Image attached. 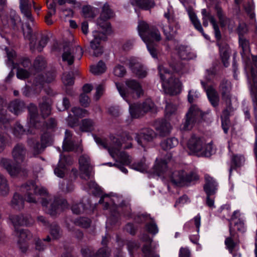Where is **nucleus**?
<instances>
[{
  "mask_svg": "<svg viewBox=\"0 0 257 257\" xmlns=\"http://www.w3.org/2000/svg\"><path fill=\"white\" fill-rule=\"evenodd\" d=\"M20 189L24 192V198L16 192L11 201L12 207L19 210L24 208L25 200L30 203H36V195H45L47 194L45 189L39 188L33 181L27 182L22 185Z\"/></svg>",
  "mask_w": 257,
  "mask_h": 257,
  "instance_id": "2",
  "label": "nucleus"
},
{
  "mask_svg": "<svg viewBox=\"0 0 257 257\" xmlns=\"http://www.w3.org/2000/svg\"><path fill=\"white\" fill-rule=\"evenodd\" d=\"M135 4L139 8L149 10L155 6V3L152 0H135Z\"/></svg>",
  "mask_w": 257,
  "mask_h": 257,
  "instance_id": "39",
  "label": "nucleus"
},
{
  "mask_svg": "<svg viewBox=\"0 0 257 257\" xmlns=\"http://www.w3.org/2000/svg\"><path fill=\"white\" fill-rule=\"evenodd\" d=\"M178 143L177 138L175 137L168 138L161 142V147L163 150L167 151L177 146Z\"/></svg>",
  "mask_w": 257,
  "mask_h": 257,
  "instance_id": "34",
  "label": "nucleus"
},
{
  "mask_svg": "<svg viewBox=\"0 0 257 257\" xmlns=\"http://www.w3.org/2000/svg\"><path fill=\"white\" fill-rule=\"evenodd\" d=\"M146 37H148L149 38V42L151 43H154L153 40L158 42L161 39L159 30L155 27H152L151 29L148 34L146 35Z\"/></svg>",
  "mask_w": 257,
  "mask_h": 257,
  "instance_id": "43",
  "label": "nucleus"
},
{
  "mask_svg": "<svg viewBox=\"0 0 257 257\" xmlns=\"http://www.w3.org/2000/svg\"><path fill=\"white\" fill-rule=\"evenodd\" d=\"M94 129V122L90 118L82 119L79 124V128L76 133L79 134L80 133H90L93 131Z\"/></svg>",
  "mask_w": 257,
  "mask_h": 257,
  "instance_id": "24",
  "label": "nucleus"
},
{
  "mask_svg": "<svg viewBox=\"0 0 257 257\" xmlns=\"http://www.w3.org/2000/svg\"><path fill=\"white\" fill-rule=\"evenodd\" d=\"M30 76L29 71L23 68H18L17 71V77L18 79L24 80L28 78Z\"/></svg>",
  "mask_w": 257,
  "mask_h": 257,
  "instance_id": "61",
  "label": "nucleus"
},
{
  "mask_svg": "<svg viewBox=\"0 0 257 257\" xmlns=\"http://www.w3.org/2000/svg\"><path fill=\"white\" fill-rule=\"evenodd\" d=\"M10 220L11 221L14 227L15 231H17V229L19 228V227L23 226L27 223V220L23 215H10Z\"/></svg>",
  "mask_w": 257,
  "mask_h": 257,
  "instance_id": "35",
  "label": "nucleus"
},
{
  "mask_svg": "<svg viewBox=\"0 0 257 257\" xmlns=\"http://www.w3.org/2000/svg\"><path fill=\"white\" fill-rule=\"evenodd\" d=\"M19 237L18 241V245L23 253L26 252L29 247L28 240L31 237L30 232L25 229H17V231H15Z\"/></svg>",
  "mask_w": 257,
  "mask_h": 257,
  "instance_id": "16",
  "label": "nucleus"
},
{
  "mask_svg": "<svg viewBox=\"0 0 257 257\" xmlns=\"http://www.w3.org/2000/svg\"><path fill=\"white\" fill-rule=\"evenodd\" d=\"M142 251L144 257H160L159 254L154 253L149 245L144 244L142 247Z\"/></svg>",
  "mask_w": 257,
  "mask_h": 257,
  "instance_id": "53",
  "label": "nucleus"
},
{
  "mask_svg": "<svg viewBox=\"0 0 257 257\" xmlns=\"http://www.w3.org/2000/svg\"><path fill=\"white\" fill-rule=\"evenodd\" d=\"M251 74L253 79L255 89L251 90V95L253 107L254 117L257 119V71L253 68L251 69Z\"/></svg>",
  "mask_w": 257,
  "mask_h": 257,
  "instance_id": "22",
  "label": "nucleus"
},
{
  "mask_svg": "<svg viewBox=\"0 0 257 257\" xmlns=\"http://www.w3.org/2000/svg\"><path fill=\"white\" fill-rule=\"evenodd\" d=\"M110 252L108 246H103L95 251L94 257H110Z\"/></svg>",
  "mask_w": 257,
  "mask_h": 257,
  "instance_id": "51",
  "label": "nucleus"
},
{
  "mask_svg": "<svg viewBox=\"0 0 257 257\" xmlns=\"http://www.w3.org/2000/svg\"><path fill=\"white\" fill-rule=\"evenodd\" d=\"M159 67V73L160 79L162 83V86L167 93L171 95H177L181 91V83L179 78L167 69H163L164 74L161 72Z\"/></svg>",
  "mask_w": 257,
  "mask_h": 257,
  "instance_id": "4",
  "label": "nucleus"
},
{
  "mask_svg": "<svg viewBox=\"0 0 257 257\" xmlns=\"http://www.w3.org/2000/svg\"><path fill=\"white\" fill-rule=\"evenodd\" d=\"M248 32L246 24L245 23H239L236 28V33L238 37H244V35Z\"/></svg>",
  "mask_w": 257,
  "mask_h": 257,
  "instance_id": "60",
  "label": "nucleus"
},
{
  "mask_svg": "<svg viewBox=\"0 0 257 257\" xmlns=\"http://www.w3.org/2000/svg\"><path fill=\"white\" fill-rule=\"evenodd\" d=\"M194 224L196 227V234L189 236L190 240L194 244H198L199 238V232L201 225V216L199 214H197L194 217Z\"/></svg>",
  "mask_w": 257,
  "mask_h": 257,
  "instance_id": "32",
  "label": "nucleus"
},
{
  "mask_svg": "<svg viewBox=\"0 0 257 257\" xmlns=\"http://www.w3.org/2000/svg\"><path fill=\"white\" fill-rule=\"evenodd\" d=\"M189 18L195 28L200 33H203V29L196 15L194 13H190Z\"/></svg>",
  "mask_w": 257,
  "mask_h": 257,
  "instance_id": "47",
  "label": "nucleus"
},
{
  "mask_svg": "<svg viewBox=\"0 0 257 257\" xmlns=\"http://www.w3.org/2000/svg\"><path fill=\"white\" fill-rule=\"evenodd\" d=\"M57 126V122L55 118H50L47 120L43 122L42 124V130L45 131L51 130L54 131Z\"/></svg>",
  "mask_w": 257,
  "mask_h": 257,
  "instance_id": "45",
  "label": "nucleus"
},
{
  "mask_svg": "<svg viewBox=\"0 0 257 257\" xmlns=\"http://www.w3.org/2000/svg\"><path fill=\"white\" fill-rule=\"evenodd\" d=\"M206 114V113L203 112L197 105H191L185 115L183 130H191L196 124H199L205 121Z\"/></svg>",
  "mask_w": 257,
  "mask_h": 257,
  "instance_id": "7",
  "label": "nucleus"
},
{
  "mask_svg": "<svg viewBox=\"0 0 257 257\" xmlns=\"http://www.w3.org/2000/svg\"><path fill=\"white\" fill-rule=\"evenodd\" d=\"M74 223L81 228H88L91 225V220L87 217H78L75 219Z\"/></svg>",
  "mask_w": 257,
  "mask_h": 257,
  "instance_id": "38",
  "label": "nucleus"
},
{
  "mask_svg": "<svg viewBox=\"0 0 257 257\" xmlns=\"http://www.w3.org/2000/svg\"><path fill=\"white\" fill-rule=\"evenodd\" d=\"M41 204L43 207L48 208L47 212L51 216H56L58 211L63 210L67 205V201L66 199L56 198L55 199L50 206L49 201L46 198H42L41 200Z\"/></svg>",
  "mask_w": 257,
  "mask_h": 257,
  "instance_id": "12",
  "label": "nucleus"
},
{
  "mask_svg": "<svg viewBox=\"0 0 257 257\" xmlns=\"http://www.w3.org/2000/svg\"><path fill=\"white\" fill-rule=\"evenodd\" d=\"M229 231L230 236L226 238L224 243L226 248L229 251V252L233 254V256H235L233 254V252L237 243L233 239V237L235 236V232L232 229L231 224L229 225Z\"/></svg>",
  "mask_w": 257,
  "mask_h": 257,
  "instance_id": "31",
  "label": "nucleus"
},
{
  "mask_svg": "<svg viewBox=\"0 0 257 257\" xmlns=\"http://www.w3.org/2000/svg\"><path fill=\"white\" fill-rule=\"evenodd\" d=\"M129 67L132 72L139 78H144L146 77L147 72L142 64L135 62L134 60H131Z\"/></svg>",
  "mask_w": 257,
  "mask_h": 257,
  "instance_id": "20",
  "label": "nucleus"
},
{
  "mask_svg": "<svg viewBox=\"0 0 257 257\" xmlns=\"http://www.w3.org/2000/svg\"><path fill=\"white\" fill-rule=\"evenodd\" d=\"M26 149L22 144H18L14 148L12 155L14 160L18 164L23 163L26 157Z\"/></svg>",
  "mask_w": 257,
  "mask_h": 257,
  "instance_id": "19",
  "label": "nucleus"
},
{
  "mask_svg": "<svg viewBox=\"0 0 257 257\" xmlns=\"http://www.w3.org/2000/svg\"><path fill=\"white\" fill-rule=\"evenodd\" d=\"M239 46L241 48L240 53L243 57L244 55L248 53H250L249 41L248 40L244 38V37H238Z\"/></svg>",
  "mask_w": 257,
  "mask_h": 257,
  "instance_id": "36",
  "label": "nucleus"
},
{
  "mask_svg": "<svg viewBox=\"0 0 257 257\" xmlns=\"http://www.w3.org/2000/svg\"><path fill=\"white\" fill-rule=\"evenodd\" d=\"M66 169L65 164L59 161L57 166L54 169V173L58 177L63 178L65 176V171Z\"/></svg>",
  "mask_w": 257,
  "mask_h": 257,
  "instance_id": "50",
  "label": "nucleus"
},
{
  "mask_svg": "<svg viewBox=\"0 0 257 257\" xmlns=\"http://www.w3.org/2000/svg\"><path fill=\"white\" fill-rule=\"evenodd\" d=\"M62 59L63 62H67L69 66L74 63V56L69 50L64 51L62 55Z\"/></svg>",
  "mask_w": 257,
  "mask_h": 257,
  "instance_id": "52",
  "label": "nucleus"
},
{
  "mask_svg": "<svg viewBox=\"0 0 257 257\" xmlns=\"http://www.w3.org/2000/svg\"><path fill=\"white\" fill-rule=\"evenodd\" d=\"M25 108L24 101L19 99H16L12 101L9 107V110L16 115L20 114Z\"/></svg>",
  "mask_w": 257,
  "mask_h": 257,
  "instance_id": "26",
  "label": "nucleus"
},
{
  "mask_svg": "<svg viewBox=\"0 0 257 257\" xmlns=\"http://www.w3.org/2000/svg\"><path fill=\"white\" fill-rule=\"evenodd\" d=\"M167 167V163L166 160H162L159 163L155 165L154 169L155 172L160 175L165 173Z\"/></svg>",
  "mask_w": 257,
  "mask_h": 257,
  "instance_id": "46",
  "label": "nucleus"
},
{
  "mask_svg": "<svg viewBox=\"0 0 257 257\" xmlns=\"http://www.w3.org/2000/svg\"><path fill=\"white\" fill-rule=\"evenodd\" d=\"M164 17L167 19L169 25L167 27L163 28L164 34L167 40H172L179 28V25L174 18L171 16L169 9L167 12L165 13Z\"/></svg>",
  "mask_w": 257,
  "mask_h": 257,
  "instance_id": "13",
  "label": "nucleus"
},
{
  "mask_svg": "<svg viewBox=\"0 0 257 257\" xmlns=\"http://www.w3.org/2000/svg\"><path fill=\"white\" fill-rule=\"evenodd\" d=\"M20 9L22 13L27 18V20L33 22L34 18L32 15L31 6L29 4V1L20 0Z\"/></svg>",
  "mask_w": 257,
  "mask_h": 257,
  "instance_id": "27",
  "label": "nucleus"
},
{
  "mask_svg": "<svg viewBox=\"0 0 257 257\" xmlns=\"http://www.w3.org/2000/svg\"><path fill=\"white\" fill-rule=\"evenodd\" d=\"M206 93L209 102L214 107L218 106L219 104V97L216 93L215 90L211 86H210L206 90Z\"/></svg>",
  "mask_w": 257,
  "mask_h": 257,
  "instance_id": "33",
  "label": "nucleus"
},
{
  "mask_svg": "<svg viewBox=\"0 0 257 257\" xmlns=\"http://www.w3.org/2000/svg\"><path fill=\"white\" fill-rule=\"evenodd\" d=\"M70 107L71 103L70 100L67 97H63L62 105L60 106H59L58 104L57 105V108L59 111L68 110Z\"/></svg>",
  "mask_w": 257,
  "mask_h": 257,
  "instance_id": "59",
  "label": "nucleus"
},
{
  "mask_svg": "<svg viewBox=\"0 0 257 257\" xmlns=\"http://www.w3.org/2000/svg\"><path fill=\"white\" fill-rule=\"evenodd\" d=\"M110 139L111 143L114 145V147L111 149H108L109 152L111 154V152L113 150H119L122 147V140L120 137H115L114 135H110Z\"/></svg>",
  "mask_w": 257,
  "mask_h": 257,
  "instance_id": "41",
  "label": "nucleus"
},
{
  "mask_svg": "<svg viewBox=\"0 0 257 257\" xmlns=\"http://www.w3.org/2000/svg\"><path fill=\"white\" fill-rule=\"evenodd\" d=\"M55 77L56 74L52 71L38 74L34 79V86H30L26 85L22 88L23 95L27 97H30L33 94H39L43 88L44 84L53 82Z\"/></svg>",
  "mask_w": 257,
  "mask_h": 257,
  "instance_id": "3",
  "label": "nucleus"
},
{
  "mask_svg": "<svg viewBox=\"0 0 257 257\" xmlns=\"http://www.w3.org/2000/svg\"><path fill=\"white\" fill-rule=\"evenodd\" d=\"M74 79L73 74L71 72L64 74L62 78L63 83L67 86H72L74 83Z\"/></svg>",
  "mask_w": 257,
  "mask_h": 257,
  "instance_id": "54",
  "label": "nucleus"
},
{
  "mask_svg": "<svg viewBox=\"0 0 257 257\" xmlns=\"http://www.w3.org/2000/svg\"><path fill=\"white\" fill-rule=\"evenodd\" d=\"M154 125L161 136H166L171 132L172 128L171 124L165 118L157 119Z\"/></svg>",
  "mask_w": 257,
  "mask_h": 257,
  "instance_id": "17",
  "label": "nucleus"
},
{
  "mask_svg": "<svg viewBox=\"0 0 257 257\" xmlns=\"http://www.w3.org/2000/svg\"><path fill=\"white\" fill-rule=\"evenodd\" d=\"M112 12L108 4H105L99 18L97 20V25L99 30L92 32L93 39L90 42V47L93 50L95 57L101 55L103 52V47L100 45L101 41L107 39V35L111 33V27L108 20L112 16Z\"/></svg>",
  "mask_w": 257,
  "mask_h": 257,
  "instance_id": "1",
  "label": "nucleus"
},
{
  "mask_svg": "<svg viewBox=\"0 0 257 257\" xmlns=\"http://www.w3.org/2000/svg\"><path fill=\"white\" fill-rule=\"evenodd\" d=\"M88 186L90 189H93L92 194L95 197H100L102 195V190L101 188L93 181H90L88 182Z\"/></svg>",
  "mask_w": 257,
  "mask_h": 257,
  "instance_id": "44",
  "label": "nucleus"
},
{
  "mask_svg": "<svg viewBox=\"0 0 257 257\" xmlns=\"http://www.w3.org/2000/svg\"><path fill=\"white\" fill-rule=\"evenodd\" d=\"M116 87L121 96L126 100L127 98H139L144 94V91L141 84L134 79L125 81L126 87L119 83H115Z\"/></svg>",
  "mask_w": 257,
  "mask_h": 257,
  "instance_id": "6",
  "label": "nucleus"
},
{
  "mask_svg": "<svg viewBox=\"0 0 257 257\" xmlns=\"http://www.w3.org/2000/svg\"><path fill=\"white\" fill-rule=\"evenodd\" d=\"M199 179L198 175L193 171L186 173L182 170L178 171L177 174L175 173L171 178L172 182L176 185H186L193 182L197 181Z\"/></svg>",
  "mask_w": 257,
  "mask_h": 257,
  "instance_id": "10",
  "label": "nucleus"
},
{
  "mask_svg": "<svg viewBox=\"0 0 257 257\" xmlns=\"http://www.w3.org/2000/svg\"><path fill=\"white\" fill-rule=\"evenodd\" d=\"M126 71L125 68L121 65H116L113 70L114 74L119 77H123L126 74Z\"/></svg>",
  "mask_w": 257,
  "mask_h": 257,
  "instance_id": "62",
  "label": "nucleus"
},
{
  "mask_svg": "<svg viewBox=\"0 0 257 257\" xmlns=\"http://www.w3.org/2000/svg\"><path fill=\"white\" fill-rule=\"evenodd\" d=\"M141 246L140 243L138 241L129 240L126 243V247L130 254L134 255V251L137 250Z\"/></svg>",
  "mask_w": 257,
  "mask_h": 257,
  "instance_id": "49",
  "label": "nucleus"
},
{
  "mask_svg": "<svg viewBox=\"0 0 257 257\" xmlns=\"http://www.w3.org/2000/svg\"><path fill=\"white\" fill-rule=\"evenodd\" d=\"M52 100L50 98L44 96L42 97V102L39 103V108L42 116L45 118L51 113Z\"/></svg>",
  "mask_w": 257,
  "mask_h": 257,
  "instance_id": "21",
  "label": "nucleus"
},
{
  "mask_svg": "<svg viewBox=\"0 0 257 257\" xmlns=\"http://www.w3.org/2000/svg\"><path fill=\"white\" fill-rule=\"evenodd\" d=\"M230 82L228 80L224 79L221 81L219 85V89L221 94L222 98L226 102H230L231 98L230 95Z\"/></svg>",
  "mask_w": 257,
  "mask_h": 257,
  "instance_id": "23",
  "label": "nucleus"
},
{
  "mask_svg": "<svg viewBox=\"0 0 257 257\" xmlns=\"http://www.w3.org/2000/svg\"><path fill=\"white\" fill-rule=\"evenodd\" d=\"M149 41H150L145 42L147 45L148 50L153 58L157 59L158 54L157 50L154 47V43H151Z\"/></svg>",
  "mask_w": 257,
  "mask_h": 257,
  "instance_id": "63",
  "label": "nucleus"
},
{
  "mask_svg": "<svg viewBox=\"0 0 257 257\" xmlns=\"http://www.w3.org/2000/svg\"><path fill=\"white\" fill-rule=\"evenodd\" d=\"M220 56L221 62L225 67H227L229 66L228 60L229 58V53L227 49H225L224 47H219Z\"/></svg>",
  "mask_w": 257,
  "mask_h": 257,
  "instance_id": "42",
  "label": "nucleus"
},
{
  "mask_svg": "<svg viewBox=\"0 0 257 257\" xmlns=\"http://www.w3.org/2000/svg\"><path fill=\"white\" fill-rule=\"evenodd\" d=\"M71 210L74 214H79L86 210L85 205L82 202L73 204L71 207Z\"/></svg>",
  "mask_w": 257,
  "mask_h": 257,
  "instance_id": "57",
  "label": "nucleus"
},
{
  "mask_svg": "<svg viewBox=\"0 0 257 257\" xmlns=\"http://www.w3.org/2000/svg\"><path fill=\"white\" fill-rule=\"evenodd\" d=\"M218 187V184L213 177L206 175L205 176V183L203 186V191L206 195V204L211 208H215L214 205V198L212 196L216 194Z\"/></svg>",
  "mask_w": 257,
  "mask_h": 257,
  "instance_id": "9",
  "label": "nucleus"
},
{
  "mask_svg": "<svg viewBox=\"0 0 257 257\" xmlns=\"http://www.w3.org/2000/svg\"><path fill=\"white\" fill-rule=\"evenodd\" d=\"M13 133L15 137L18 138L21 137V136L23 134H27L26 129L19 122L16 123Z\"/></svg>",
  "mask_w": 257,
  "mask_h": 257,
  "instance_id": "55",
  "label": "nucleus"
},
{
  "mask_svg": "<svg viewBox=\"0 0 257 257\" xmlns=\"http://www.w3.org/2000/svg\"><path fill=\"white\" fill-rule=\"evenodd\" d=\"M242 157L238 155H233L231 160V166L229 169V176L231 175L233 169L240 167Z\"/></svg>",
  "mask_w": 257,
  "mask_h": 257,
  "instance_id": "40",
  "label": "nucleus"
},
{
  "mask_svg": "<svg viewBox=\"0 0 257 257\" xmlns=\"http://www.w3.org/2000/svg\"><path fill=\"white\" fill-rule=\"evenodd\" d=\"M79 170L82 175H85L87 179L90 178L91 172L89 170L90 165V158L85 155H81L78 160Z\"/></svg>",
  "mask_w": 257,
  "mask_h": 257,
  "instance_id": "18",
  "label": "nucleus"
},
{
  "mask_svg": "<svg viewBox=\"0 0 257 257\" xmlns=\"http://www.w3.org/2000/svg\"><path fill=\"white\" fill-rule=\"evenodd\" d=\"M106 69L105 63L102 60H100L96 65H92L90 67V71L94 75H100L103 73Z\"/></svg>",
  "mask_w": 257,
  "mask_h": 257,
  "instance_id": "37",
  "label": "nucleus"
},
{
  "mask_svg": "<svg viewBox=\"0 0 257 257\" xmlns=\"http://www.w3.org/2000/svg\"><path fill=\"white\" fill-rule=\"evenodd\" d=\"M53 143L52 134L49 131H45L41 135L40 142L34 138L28 140V144L33 150L34 155L41 154L48 146Z\"/></svg>",
  "mask_w": 257,
  "mask_h": 257,
  "instance_id": "8",
  "label": "nucleus"
},
{
  "mask_svg": "<svg viewBox=\"0 0 257 257\" xmlns=\"http://www.w3.org/2000/svg\"><path fill=\"white\" fill-rule=\"evenodd\" d=\"M156 137L157 134L153 130L144 128L136 134L135 140L139 145L145 148L147 144L153 141Z\"/></svg>",
  "mask_w": 257,
  "mask_h": 257,
  "instance_id": "14",
  "label": "nucleus"
},
{
  "mask_svg": "<svg viewBox=\"0 0 257 257\" xmlns=\"http://www.w3.org/2000/svg\"><path fill=\"white\" fill-rule=\"evenodd\" d=\"M154 104L149 100H146L143 103H135L130 105L129 111L131 117L138 118L151 111Z\"/></svg>",
  "mask_w": 257,
  "mask_h": 257,
  "instance_id": "11",
  "label": "nucleus"
},
{
  "mask_svg": "<svg viewBox=\"0 0 257 257\" xmlns=\"http://www.w3.org/2000/svg\"><path fill=\"white\" fill-rule=\"evenodd\" d=\"M177 110L175 105L171 102H166L165 112L166 115L170 116L174 114Z\"/></svg>",
  "mask_w": 257,
  "mask_h": 257,
  "instance_id": "64",
  "label": "nucleus"
},
{
  "mask_svg": "<svg viewBox=\"0 0 257 257\" xmlns=\"http://www.w3.org/2000/svg\"><path fill=\"white\" fill-rule=\"evenodd\" d=\"M152 28H150L149 25L144 21L140 22L138 26V32L140 36L144 42L149 41V38L146 37L149 32Z\"/></svg>",
  "mask_w": 257,
  "mask_h": 257,
  "instance_id": "30",
  "label": "nucleus"
},
{
  "mask_svg": "<svg viewBox=\"0 0 257 257\" xmlns=\"http://www.w3.org/2000/svg\"><path fill=\"white\" fill-rule=\"evenodd\" d=\"M148 217L151 219V221L146 223L144 225V229L148 233L155 235L159 232V228L157 223L155 220L151 217L150 214L147 213L138 214L136 218L138 223L142 224L144 222V220Z\"/></svg>",
  "mask_w": 257,
  "mask_h": 257,
  "instance_id": "15",
  "label": "nucleus"
},
{
  "mask_svg": "<svg viewBox=\"0 0 257 257\" xmlns=\"http://www.w3.org/2000/svg\"><path fill=\"white\" fill-rule=\"evenodd\" d=\"M80 252L83 257H94L95 255V250L92 246L82 247Z\"/></svg>",
  "mask_w": 257,
  "mask_h": 257,
  "instance_id": "56",
  "label": "nucleus"
},
{
  "mask_svg": "<svg viewBox=\"0 0 257 257\" xmlns=\"http://www.w3.org/2000/svg\"><path fill=\"white\" fill-rule=\"evenodd\" d=\"M2 163L11 176H16L19 174L20 168L17 165L11 163L9 160L6 159H2Z\"/></svg>",
  "mask_w": 257,
  "mask_h": 257,
  "instance_id": "25",
  "label": "nucleus"
},
{
  "mask_svg": "<svg viewBox=\"0 0 257 257\" xmlns=\"http://www.w3.org/2000/svg\"><path fill=\"white\" fill-rule=\"evenodd\" d=\"M46 65L45 61L41 57H37L33 63L34 69L38 72L42 71L45 68Z\"/></svg>",
  "mask_w": 257,
  "mask_h": 257,
  "instance_id": "48",
  "label": "nucleus"
},
{
  "mask_svg": "<svg viewBox=\"0 0 257 257\" xmlns=\"http://www.w3.org/2000/svg\"><path fill=\"white\" fill-rule=\"evenodd\" d=\"M178 56L182 60H190L193 57L194 54L190 52L189 47L185 45H180L177 48Z\"/></svg>",
  "mask_w": 257,
  "mask_h": 257,
  "instance_id": "28",
  "label": "nucleus"
},
{
  "mask_svg": "<svg viewBox=\"0 0 257 257\" xmlns=\"http://www.w3.org/2000/svg\"><path fill=\"white\" fill-rule=\"evenodd\" d=\"M50 233L54 239H59L60 237L59 226L56 224H51Z\"/></svg>",
  "mask_w": 257,
  "mask_h": 257,
  "instance_id": "58",
  "label": "nucleus"
},
{
  "mask_svg": "<svg viewBox=\"0 0 257 257\" xmlns=\"http://www.w3.org/2000/svg\"><path fill=\"white\" fill-rule=\"evenodd\" d=\"M187 147L192 154L198 156L209 157L212 155V145L210 143L206 144L201 138L195 135L191 136Z\"/></svg>",
  "mask_w": 257,
  "mask_h": 257,
  "instance_id": "5",
  "label": "nucleus"
},
{
  "mask_svg": "<svg viewBox=\"0 0 257 257\" xmlns=\"http://www.w3.org/2000/svg\"><path fill=\"white\" fill-rule=\"evenodd\" d=\"M30 105L31 107L29 108V122L33 127H37L39 123L38 109L37 106L32 103Z\"/></svg>",
  "mask_w": 257,
  "mask_h": 257,
  "instance_id": "29",
  "label": "nucleus"
}]
</instances>
